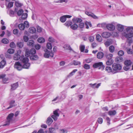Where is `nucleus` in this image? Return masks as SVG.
Segmentation results:
<instances>
[{
	"instance_id": "obj_1",
	"label": "nucleus",
	"mask_w": 133,
	"mask_h": 133,
	"mask_svg": "<svg viewBox=\"0 0 133 133\" xmlns=\"http://www.w3.org/2000/svg\"><path fill=\"white\" fill-rule=\"evenodd\" d=\"M72 21L74 24L73 25H77L76 24L78 23H80V25H81H81H84V24L85 25H91V24L90 22L85 21L84 22V23L83 22V21L81 18L76 17H74L73 18ZM79 25H80V24Z\"/></svg>"
},
{
	"instance_id": "obj_2",
	"label": "nucleus",
	"mask_w": 133,
	"mask_h": 133,
	"mask_svg": "<svg viewBox=\"0 0 133 133\" xmlns=\"http://www.w3.org/2000/svg\"><path fill=\"white\" fill-rule=\"evenodd\" d=\"M125 33L126 34L125 37L127 38H130L133 37V27L129 26L125 30Z\"/></svg>"
},
{
	"instance_id": "obj_3",
	"label": "nucleus",
	"mask_w": 133,
	"mask_h": 133,
	"mask_svg": "<svg viewBox=\"0 0 133 133\" xmlns=\"http://www.w3.org/2000/svg\"><path fill=\"white\" fill-rule=\"evenodd\" d=\"M21 60L22 61L23 63L22 65L23 68L28 69L30 66V64L29 62V59L27 57H25L22 58V57L21 59Z\"/></svg>"
},
{
	"instance_id": "obj_4",
	"label": "nucleus",
	"mask_w": 133,
	"mask_h": 133,
	"mask_svg": "<svg viewBox=\"0 0 133 133\" xmlns=\"http://www.w3.org/2000/svg\"><path fill=\"white\" fill-rule=\"evenodd\" d=\"M112 73L115 74L118 72L122 68L121 65L115 63L112 65Z\"/></svg>"
},
{
	"instance_id": "obj_5",
	"label": "nucleus",
	"mask_w": 133,
	"mask_h": 133,
	"mask_svg": "<svg viewBox=\"0 0 133 133\" xmlns=\"http://www.w3.org/2000/svg\"><path fill=\"white\" fill-rule=\"evenodd\" d=\"M44 51L45 52L44 55V56L45 58H48L50 56L51 57H53L54 53L52 51H50L46 49L44 50Z\"/></svg>"
},
{
	"instance_id": "obj_6",
	"label": "nucleus",
	"mask_w": 133,
	"mask_h": 133,
	"mask_svg": "<svg viewBox=\"0 0 133 133\" xmlns=\"http://www.w3.org/2000/svg\"><path fill=\"white\" fill-rule=\"evenodd\" d=\"M21 52V50H18L17 53L15 54L14 56V59L15 60H17L19 59L21 60V59L22 57V58L24 57L23 55L21 57L20 56L19 53H20Z\"/></svg>"
},
{
	"instance_id": "obj_7",
	"label": "nucleus",
	"mask_w": 133,
	"mask_h": 133,
	"mask_svg": "<svg viewBox=\"0 0 133 133\" xmlns=\"http://www.w3.org/2000/svg\"><path fill=\"white\" fill-rule=\"evenodd\" d=\"M14 67L18 70H21L23 68L22 65L19 62H16L15 63Z\"/></svg>"
},
{
	"instance_id": "obj_8",
	"label": "nucleus",
	"mask_w": 133,
	"mask_h": 133,
	"mask_svg": "<svg viewBox=\"0 0 133 133\" xmlns=\"http://www.w3.org/2000/svg\"><path fill=\"white\" fill-rule=\"evenodd\" d=\"M18 86V84L17 82L11 84V88L10 89V91H12L16 90Z\"/></svg>"
},
{
	"instance_id": "obj_9",
	"label": "nucleus",
	"mask_w": 133,
	"mask_h": 133,
	"mask_svg": "<svg viewBox=\"0 0 133 133\" xmlns=\"http://www.w3.org/2000/svg\"><path fill=\"white\" fill-rule=\"evenodd\" d=\"M103 66L102 62H100L94 63L93 65L92 66L94 68H95L99 67L100 69L101 67H102Z\"/></svg>"
},
{
	"instance_id": "obj_10",
	"label": "nucleus",
	"mask_w": 133,
	"mask_h": 133,
	"mask_svg": "<svg viewBox=\"0 0 133 133\" xmlns=\"http://www.w3.org/2000/svg\"><path fill=\"white\" fill-rule=\"evenodd\" d=\"M101 35L103 38H108L111 36V34L109 32H105L102 33Z\"/></svg>"
},
{
	"instance_id": "obj_11",
	"label": "nucleus",
	"mask_w": 133,
	"mask_h": 133,
	"mask_svg": "<svg viewBox=\"0 0 133 133\" xmlns=\"http://www.w3.org/2000/svg\"><path fill=\"white\" fill-rule=\"evenodd\" d=\"M15 103V101L14 100H12L9 103L10 106L9 107H8L6 109H8L10 108H11L13 107H14L16 106Z\"/></svg>"
},
{
	"instance_id": "obj_12",
	"label": "nucleus",
	"mask_w": 133,
	"mask_h": 133,
	"mask_svg": "<svg viewBox=\"0 0 133 133\" xmlns=\"http://www.w3.org/2000/svg\"><path fill=\"white\" fill-rule=\"evenodd\" d=\"M121 25L120 24H118L117 23L115 22H113L111 23L110 24H108L106 22H103L101 24H98L97 25Z\"/></svg>"
},
{
	"instance_id": "obj_13",
	"label": "nucleus",
	"mask_w": 133,
	"mask_h": 133,
	"mask_svg": "<svg viewBox=\"0 0 133 133\" xmlns=\"http://www.w3.org/2000/svg\"><path fill=\"white\" fill-rule=\"evenodd\" d=\"M101 84L100 83L97 84L96 83H94V84L90 83L89 85L92 88L95 89V88H98L100 86Z\"/></svg>"
},
{
	"instance_id": "obj_14",
	"label": "nucleus",
	"mask_w": 133,
	"mask_h": 133,
	"mask_svg": "<svg viewBox=\"0 0 133 133\" xmlns=\"http://www.w3.org/2000/svg\"><path fill=\"white\" fill-rule=\"evenodd\" d=\"M104 56V54L103 52H99L97 54V58L99 59L102 58Z\"/></svg>"
},
{
	"instance_id": "obj_15",
	"label": "nucleus",
	"mask_w": 133,
	"mask_h": 133,
	"mask_svg": "<svg viewBox=\"0 0 133 133\" xmlns=\"http://www.w3.org/2000/svg\"><path fill=\"white\" fill-rule=\"evenodd\" d=\"M107 28L110 31H113L115 29V27L114 25H106Z\"/></svg>"
},
{
	"instance_id": "obj_16",
	"label": "nucleus",
	"mask_w": 133,
	"mask_h": 133,
	"mask_svg": "<svg viewBox=\"0 0 133 133\" xmlns=\"http://www.w3.org/2000/svg\"><path fill=\"white\" fill-rule=\"evenodd\" d=\"M53 122V120L51 117H49L47 118L46 121V123L48 125H50Z\"/></svg>"
},
{
	"instance_id": "obj_17",
	"label": "nucleus",
	"mask_w": 133,
	"mask_h": 133,
	"mask_svg": "<svg viewBox=\"0 0 133 133\" xmlns=\"http://www.w3.org/2000/svg\"><path fill=\"white\" fill-rule=\"evenodd\" d=\"M114 60L112 59H108V60L106 61V64L107 65H111L112 64L114 63Z\"/></svg>"
},
{
	"instance_id": "obj_18",
	"label": "nucleus",
	"mask_w": 133,
	"mask_h": 133,
	"mask_svg": "<svg viewBox=\"0 0 133 133\" xmlns=\"http://www.w3.org/2000/svg\"><path fill=\"white\" fill-rule=\"evenodd\" d=\"M6 64V62L4 60H3L0 62V68H3Z\"/></svg>"
},
{
	"instance_id": "obj_19",
	"label": "nucleus",
	"mask_w": 133,
	"mask_h": 133,
	"mask_svg": "<svg viewBox=\"0 0 133 133\" xmlns=\"http://www.w3.org/2000/svg\"><path fill=\"white\" fill-rule=\"evenodd\" d=\"M125 65H128L131 66L132 62L130 60H126L124 62Z\"/></svg>"
},
{
	"instance_id": "obj_20",
	"label": "nucleus",
	"mask_w": 133,
	"mask_h": 133,
	"mask_svg": "<svg viewBox=\"0 0 133 133\" xmlns=\"http://www.w3.org/2000/svg\"><path fill=\"white\" fill-rule=\"evenodd\" d=\"M60 111L58 109H57L53 111V115L59 117V112Z\"/></svg>"
},
{
	"instance_id": "obj_21",
	"label": "nucleus",
	"mask_w": 133,
	"mask_h": 133,
	"mask_svg": "<svg viewBox=\"0 0 133 133\" xmlns=\"http://www.w3.org/2000/svg\"><path fill=\"white\" fill-rule=\"evenodd\" d=\"M14 115V114L13 113H11L8 115L6 118V119L9 120L10 121H11L12 119V118Z\"/></svg>"
},
{
	"instance_id": "obj_22",
	"label": "nucleus",
	"mask_w": 133,
	"mask_h": 133,
	"mask_svg": "<svg viewBox=\"0 0 133 133\" xmlns=\"http://www.w3.org/2000/svg\"><path fill=\"white\" fill-rule=\"evenodd\" d=\"M96 39L97 41L99 42H101L102 40V39L101 36L99 34L96 35Z\"/></svg>"
},
{
	"instance_id": "obj_23",
	"label": "nucleus",
	"mask_w": 133,
	"mask_h": 133,
	"mask_svg": "<svg viewBox=\"0 0 133 133\" xmlns=\"http://www.w3.org/2000/svg\"><path fill=\"white\" fill-rule=\"evenodd\" d=\"M105 70L108 72H112V73L113 69L110 66H107L106 67Z\"/></svg>"
},
{
	"instance_id": "obj_24",
	"label": "nucleus",
	"mask_w": 133,
	"mask_h": 133,
	"mask_svg": "<svg viewBox=\"0 0 133 133\" xmlns=\"http://www.w3.org/2000/svg\"><path fill=\"white\" fill-rule=\"evenodd\" d=\"M36 31V29L34 27L30 28L29 29V32L31 33H34Z\"/></svg>"
},
{
	"instance_id": "obj_25",
	"label": "nucleus",
	"mask_w": 133,
	"mask_h": 133,
	"mask_svg": "<svg viewBox=\"0 0 133 133\" xmlns=\"http://www.w3.org/2000/svg\"><path fill=\"white\" fill-rule=\"evenodd\" d=\"M116 113L115 110H110L108 112V114L110 116L114 115Z\"/></svg>"
},
{
	"instance_id": "obj_26",
	"label": "nucleus",
	"mask_w": 133,
	"mask_h": 133,
	"mask_svg": "<svg viewBox=\"0 0 133 133\" xmlns=\"http://www.w3.org/2000/svg\"><path fill=\"white\" fill-rule=\"evenodd\" d=\"M30 59L32 61L37 60L38 58V57L37 55L32 56L30 57Z\"/></svg>"
},
{
	"instance_id": "obj_27",
	"label": "nucleus",
	"mask_w": 133,
	"mask_h": 133,
	"mask_svg": "<svg viewBox=\"0 0 133 133\" xmlns=\"http://www.w3.org/2000/svg\"><path fill=\"white\" fill-rule=\"evenodd\" d=\"M37 41L39 43H42L45 42V40L44 38L41 37L38 38Z\"/></svg>"
},
{
	"instance_id": "obj_28",
	"label": "nucleus",
	"mask_w": 133,
	"mask_h": 133,
	"mask_svg": "<svg viewBox=\"0 0 133 133\" xmlns=\"http://www.w3.org/2000/svg\"><path fill=\"white\" fill-rule=\"evenodd\" d=\"M60 20L62 22H64L66 20V18L65 15L61 17L60 18Z\"/></svg>"
},
{
	"instance_id": "obj_29",
	"label": "nucleus",
	"mask_w": 133,
	"mask_h": 133,
	"mask_svg": "<svg viewBox=\"0 0 133 133\" xmlns=\"http://www.w3.org/2000/svg\"><path fill=\"white\" fill-rule=\"evenodd\" d=\"M63 48L65 49L69 50H72V49L70 45L68 44L65 45L64 46Z\"/></svg>"
},
{
	"instance_id": "obj_30",
	"label": "nucleus",
	"mask_w": 133,
	"mask_h": 133,
	"mask_svg": "<svg viewBox=\"0 0 133 133\" xmlns=\"http://www.w3.org/2000/svg\"><path fill=\"white\" fill-rule=\"evenodd\" d=\"M117 28L118 31H122L124 29L123 25H117Z\"/></svg>"
},
{
	"instance_id": "obj_31",
	"label": "nucleus",
	"mask_w": 133,
	"mask_h": 133,
	"mask_svg": "<svg viewBox=\"0 0 133 133\" xmlns=\"http://www.w3.org/2000/svg\"><path fill=\"white\" fill-rule=\"evenodd\" d=\"M34 41L32 40H29L27 43V45L28 46H33L34 44Z\"/></svg>"
},
{
	"instance_id": "obj_32",
	"label": "nucleus",
	"mask_w": 133,
	"mask_h": 133,
	"mask_svg": "<svg viewBox=\"0 0 133 133\" xmlns=\"http://www.w3.org/2000/svg\"><path fill=\"white\" fill-rule=\"evenodd\" d=\"M15 5L17 7H20L22 6L23 4L20 3L18 1H16L15 2Z\"/></svg>"
},
{
	"instance_id": "obj_33",
	"label": "nucleus",
	"mask_w": 133,
	"mask_h": 133,
	"mask_svg": "<svg viewBox=\"0 0 133 133\" xmlns=\"http://www.w3.org/2000/svg\"><path fill=\"white\" fill-rule=\"evenodd\" d=\"M25 25H18L19 29L21 30H23L25 28ZM29 25H26V28H28L29 27Z\"/></svg>"
},
{
	"instance_id": "obj_34",
	"label": "nucleus",
	"mask_w": 133,
	"mask_h": 133,
	"mask_svg": "<svg viewBox=\"0 0 133 133\" xmlns=\"http://www.w3.org/2000/svg\"><path fill=\"white\" fill-rule=\"evenodd\" d=\"M17 46L20 48H22L23 46V42H18L17 43Z\"/></svg>"
},
{
	"instance_id": "obj_35",
	"label": "nucleus",
	"mask_w": 133,
	"mask_h": 133,
	"mask_svg": "<svg viewBox=\"0 0 133 133\" xmlns=\"http://www.w3.org/2000/svg\"><path fill=\"white\" fill-rule=\"evenodd\" d=\"M109 49L110 52H113L115 50V47L113 45L110 46L109 48Z\"/></svg>"
},
{
	"instance_id": "obj_36",
	"label": "nucleus",
	"mask_w": 133,
	"mask_h": 133,
	"mask_svg": "<svg viewBox=\"0 0 133 133\" xmlns=\"http://www.w3.org/2000/svg\"><path fill=\"white\" fill-rule=\"evenodd\" d=\"M131 67V66L128 65H125L123 67L124 69L126 71H127L129 70Z\"/></svg>"
},
{
	"instance_id": "obj_37",
	"label": "nucleus",
	"mask_w": 133,
	"mask_h": 133,
	"mask_svg": "<svg viewBox=\"0 0 133 133\" xmlns=\"http://www.w3.org/2000/svg\"><path fill=\"white\" fill-rule=\"evenodd\" d=\"M77 71V69H74L73 71L70 73L69 75H68V76L70 77L71 76L74 75L75 72Z\"/></svg>"
},
{
	"instance_id": "obj_38",
	"label": "nucleus",
	"mask_w": 133,
	"mask_h": 133,
	"mask_svg": "<svg viewBox=\"0 0 133 133\" xmlns=\"http://www.w3.org/2000/svg\"><path fill=\"white\" fill-rule=\"evenodd\" d=\"M113 55L111 54H107L106 56V58L108 59H112Z\"/></svg>"
},
{
	"instance_id": "obj_39",
	"label": "nucleus",
	"mask_w": 133,
	"mask_h": 133,
	"mask_svg": "<svg viewBox=\"0 0 133 133\" xmlns=\"http://www.w3.org/2000/svg\"><path fill=\"white\" fill-rule=\"evenodd\" d=\"M2 42L3 43L7 44L8 43L9 40L6 38H4L2 40Z\"/></svg>"
},
{
	"instance_id": "obj_40",
	"label": "nucleus",
	"mask_w": 133,
	"mask_h": 133,
	"mask_svg": "<svg viewBox=\"0 0 133 133\" xmlns=\"http://www.w3.org/2000/svg\"><path fill=\"white\" fill-rule=\"evenodd\" d=\"M23 10L22 9H20L17 12V14L18 16H20L23 13Z\"/></svg>"
},
{
	"instance_id": "obj_41",
	"label": "nucleus",
	"mask_w": 133,
	"mask_h": 133,
	"mask_svg": "<svg viewBox=\"0 0 133 133\" xmlns=\"http://www.w3.org/2000/svg\"><path fill=\"white\" fill-rule=\"evenodd\" d=\"M73 62L74 65H81V63L79 61H74Z\"/></svg>"
},
{
	"instance_id": "obj_42",
	"label": "nucleus",
	"mask_w": 133,
	"mask_h": 133,
	"mask_svg": "<svg viewBox=\"0 0 133 133\" xmlns=\"http://www.w3.org/2000/svg\"><path fill=\"white\" fill-rule=\"evenodd\" d=\"M97 121L99 124H102L103 122V119L102 118L99 117L97 119Z\"/></svg>"
},
{
	"instance_id": "obj_43",
	"label": "nucleus",
	"mask_w": 133,
	"mask_h": 133,
	"mask_svg": "<svg viewBox=\"0 0 133 133\" xmlns=\"http://www.w3.org/2000/svg\"><path fill=\"white\" fill-rule=\"evenodd\" d=\"M59 131L60 133H67L68 132L67 130L65 129H60Z\"/></svg>"
},
{
	"instance_id": "obj_44",
	"label": "nucleus",
	"mask_w": 133,
	"mask_h": 133,
	"mask_svg": "<svg viewBox=\"0 0 133 133\" xmlns=\"http://www.w3.org/2000/svg\"><path fill=\"white\" fill-rule=\"evenodd\" d=\"M8 52L9 54H13L14 52V49L11 48L9 49L8 50Z\"/></svg>"
},
{
	"instance_id": "obj_45",
	"label": "nucleus",
	"mask_w": 133,
	"mask_h": 133,
	"mask_svg": "<svg viewBox=\"0 0 133 133\" xmlns=\"http://www.w3.org/2000/svg\"><path fill=\"white\" fill-rule=\"evenodd\" d=\"M68 26H70V28L74 30H75L78 28V25H68Z\"/></svg>"
},
{
	"instance_id": "obj_46",
	"label": "nucleus",
	"mask_w": 133,
	"mask_h": 133,
	"mask_svg": "<svg viewBox=\"0 0 133 133\" xmlns=\"http://www.w3.org/2000/svg\"><path fill=\"white\" fill-rule=\"evenodd\" d=\"M28 14L27 13H24L22 16V18L23 19H25L27 17Z\"/></svg>"
},
{
	"instance_id": "obj_47",
	"label": "nucleus",
	"mask_w": 133,
	"mask_h": 133,
	"mask_svg": "<svg viewBox=\"0 0 133 133\" xmlns=\"http://www.w3.org/2000/svg\"><path fill=\"white\" fill-rule=\"evenodd\" d=\"M7 120L5 122V124L3 125V126H6L9 125L10 122L11 121L9 119H6Z\"/></svg>"
},
{
	"instance_id": "obj_48",
	"label": "nucleus",
	"mask_w": 133,
	"mask_h": 133,
	"mask_svg": "<svg viewBox=\"0 0 133 133\" xmlns=\"http://www.w3.org/2000/svg\"><path fill=\"white\" fill-rule=\"evenodd\" d=\"M47 47L49 49H51L52 48V46L51 43H48L47 44Z\"/></svg>"
},
{
	"instance_id": "obj_49",
	"label": "nucleus",
	"mask_w": 133,
	"mask_h": 133,
	"mask_svg": "<svg viewBox=\"0 0 133 133\" xmlns=\"http://www.w3.org/2000/svg\"><path fill=\"white\" fill-rule=\"evenodd\" d=\"M83 67L85 69H89L90 68V66L88 64H85L84 65Z\"/></svg>"
},
{
	"instance_id": "obj_50",
	"label": "nucleus",
	"mask_w": 133,
	"mask_h": 133,
	"mask_svg": "<svg viewBox=\"0 0 133 133\" xmlns=\"http://www.w3.org/2000/svg\"><path fill=\"white\" fill-rule=\"evenodd\" d=\"M30 54L31 55H34L35 54L36 52L35 50L34 49H31L30 51Z\"/></svg>"
},
{
	"instance_id": "obj_51",
	"label": "nucleus",
	"mask_w": 133,
	"mask_h": 133,
	"mask_svg": "<svg viewBox=\"0 0 133 133\" xmlns=\"http://www.w3.org/2000/svg\"><path fill=\"white\" fill-rule=\"evenodd\" d=\"M16 25H29V24L28 21H25L23 23L17 24Z\"/></svg>"
},
{
	"instance_id": "obj_52",
	"label": "nucleus",
	"mask_w": 133,
	"mask_h": 133,
	"mask_svg": "<svg viewBox=\"0 0 133 133\" xmlns=\"http://www.w3.org/2000/svg\"><path fill=\"white\" fill-rule=\"evenodd\" d=\"M49 131L50 133H56L55 130L53 128H50Z\"/></svg>"
},
{
	"instance_id": "obj_53",
	"label": "nucleus",
	"mask_w": 133,
	"mask_h": 133,
	"mask_svg": "<svg viewBox=\"0 0 133 133\" xmlns=\"http://www.w3.org/2000/svg\"><path fill=\"white\" fill-rule=\"evenodd\" d=\"M85 48V46L83 45H81L80 46V50L81 52L84 51Z\"/></svg>"
},
{
	"instance_id": "obj_54",
	"label": "nucleus",
	"mask_w": 133,
	"mask_h": 133,
	"mask_svg": "<svg viewBox=\"0 0 133 133\" xmlns=\"http://www.w3.org/2000/svg\"><path fill=\"white\" fill-rule=\"evenodd\" d=\"M118 54L119 56H121L124 55V52L122 50H120L118 51Z\"/></svg>"
},
{
	"instance_id": "obj_55",
	"label": "nucleus",
	"mask_w": 133,
	"mask_h": 133,
	"mask_svg": "<svg viewBox=\"0 0 133 133\" xmlns=\"http://www.w3.org/2000/svg\"><path fill=\"white\" fill-rule=\"evenodd\" d=\"M24 41L25 42H27L29 40V38L26 36H24L23 37Z\"/></svg>"
},
{
	"instance_id": "obj_56",
	"label": "nucleus",
	"mask_w": 133,
	"mask_h": 133,
	"mask_svg": "<svg viewBox=\"0 0 133 133\" xmlns=\"http://www.w3.org/2000/svg\"><path fill=\"white\" fill-rule=\"evenodd\" d=\"M37 132V131H36ZM36 133H48V131H45V132H44L42 129H41L39 130Z\"/></svg>"
},
{
	"instance_id": "obj_57",
	"label": "nucleus",
	"mask_w": 133,
	"mask_h": 133,
	"mask_svg": "<svg viewBox=\"0 0 133 133\" xmlns=\"http://www.w3.org/2000/svg\"><path fill=\"white\" fill-rule=\"evenodd\" d=\"M65 24L66 25H72V22L71 20H69L66 22Z\"/></svg>"
},
{
	"instance_id": "obj_58",
	"label": "nucleus",
	"mask_w": 133,
	"mask_h": 133,
	"mask_svg": "<svg viewBox=\"0 0 133 133\" xmlns=\"http://www.w3.org/2000/svg\"><path fill=\"white\" fill-rule=\"evenodd\" d=\"M51 117L54 121H56L57 120L58 118L59 117L55 115H53L51 116Z\"/></svg>"
},
{
	"instance_id": "obj_59",
	"label": "nucleus",
	"mask_w": 133,
	"mask_h": 133,
	"mask_svg": "<svg viewBox=\"0 0 133 133\" xmlns=\"http://www.w3.org/2000/svg\"><path fill=\"white\" fill-rule=\"evenodd\" d=\"M41 48V45L38 44H36L35 46V48L37 50H38L40 49Z\"/></svg>"
},
{
	"instance_id": "obj_60",
	"label": "nucleus",
	"mask_w": 133,
	"mask_h": 133,
	"mask_svg": "<svg viewBox=\"0 0 133 133\" xmlns=\"http://www.w3.org/2000/svg\"><path fill=\"white\" fill-rule=\"evenodd\" d=\"M14 12L12 10H10V11L9 15L11 17H13L14 16Z\"/></svg>"
},
{
	"instance_id": "obj_61",
	"label": "nucleus",
	"mask_w": 133,
	"mask_h": 133,
	"mask_svg": "<svg viewBox=\"0 0 133 133\" xmlns=\"http://www.w3.org/2000/svg\"><path fill=\"white\" fill-rule=\"evenodd\" d=\"M90 16L95 19H97L98 18V17L96 16L92 13V14H91V15Z\"/></svg>"
},
{
	"instance_id": "obj_62",
	"label": "nucleus",
	"mask_w": 133,
	"mask_h": 133,
	"mask_svg": "<svg viewBox=\"0 0 133 133\" xmlns=\"http://www.w3.org/2000/svg\"><path fill=\"white\" fill-rule=\"evenodd\" d=\"M104 44L106 46H108L111 44V43L110 41H106Z\"/></svg>"
},
{
	"instance_id": "obj_63",
	"label": "nucleus",
	"mask_w": 133,
	"mask_h": 133,
	"mask_svg": "<svg viewBox=\"0 0 133 133\" xmlns=\"http://www.w3.org/2000/svg\"><path fill=\"white\" fill-rule=\"evenodd\" d=\"M10 46L11 48H14L15 47V44L14 42H12L10 43Z\"/></svg>"
},
{
	"instance_id": "obj_64",
	"label": "nucleus",
	"mask_w": 133,
	"mask_h": 133,
	"mask_svg": "<svg viewBox=\"0 0 133 133\" xmlns=\"http://www.w3.org/2000/svg\"><path fill=\"white\" fill-rule=\"evenodd\" d=\"M13 3L11 2H9L8 4V7L9 8L12 7L13 6Z\"/></svg>"
}]
</instances>
